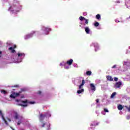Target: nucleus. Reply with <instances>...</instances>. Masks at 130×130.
Wrapping results in <instances>:
<instances>
[{"instance_id": "nucleus-1", "label": "nucleus", "mask_w": 130, "mask_h": 130, "mask_svg": "<svg viewBox=\"0 0 130 130\" xmlns=\"http://www.w3.org/2000/svg\"><path fill=\"white\" fill-rule=\"evenodd\" d=\"M19 4L17 2H14L13 6L9 8V11L11 12H14V11L17 10L19 8Z\"/></svg>"}, {"instance_id": "nucleus-2", "label": "nucleus", "mask_w": 130, "mask_h": 130, "mask_svg": "<svg viewBox=\"0 0 130 130\" xmlns=\"http://www.w3.org/2000/svg\"><path fill=\"white\" fill-rule=\"evenodd\" d=\"M21 91H19L18 93L16 92H13L12 94H11L10 95V98H12L13 99H15L16 98V97H19L20 95H21Z\"/></svg>"}, {"instance_id": "nucleus-3", "label": "nucleus", "mask_w": 130, "mask_h": 130, "mask_svg": "<svg viewBox=\"0 0 130 130\" xmlns=\"http://www.w3.org/2000/svg\"><path fill=\"white\" fill-rule=\"evenodd\" d=\"M14 118L15 119H22L23 118V117L22 116L20 115L18 112H14Z\"/></svg>"}, {"instance_id": "nucleus-4", "label": "nucleus", "mask_w": 130, "mask_h": 130, "mask_svg": "<svg viewBox=\"0 0 130 130\" xmlns=\"http://www.w3.org/2000/svg\"><path fill=\"white\" fill-rule=\"evenodd\" d=\"M121 85H122V82L121 81L116 82L114 85V88L117 89V88H120Z\"/></svg>"}, {"instance_id": "nucleus-5", "label": "nucleus", "mask_w": 130, "mask_h": 130, "mask_svg": "<svg viewBox=\"0 0 130 130\" xmlns=\"http://www.w3.org/2000/svg\"><path fill=\"white\" fill-rule=\"evenodd\" d=\"M0 115L2 116V118L3 121H4L5 123L6 124V125H9V123H8V121H7L6 118H5V117L4 116V114H3V112L1 110H0Z\"/></svg>"}, {"instance_id": "nucleus-6", "label": "nucleus", "mask_w": 130, "mask_h": 130, "mask_svg": "<svg viewBox=\"0 0 130 130\" xmlns=\"http://www.w3.org/2000/svg\"><path fill=\"white\" fill-rule=\"evenodd\" d=\"M35 33H36V31H32L30 34L26 35L24 37L25 39H29V38H31V37H32L33 35L35 34Z\"/></svg>"}, {"instance_id": "nucleus-7", "label": "nucleus", "mask_w": 130, "mask_h": 130, "mask_svg": "<svg viewBox=\"0 0 130 130\" xmlns=\"http://www.w3.org/2000/svg\"><path fill=\"white\" fill-rule=\"evenodd\" d=\"M45 117H46V115L45 114H41L40 115L39 119L40 121H43Z\"/></svg>"}, {"instance_id": "nucleus-8", "label": "nucleus", "mask_w": 130, "mask_h": 130, "mask_svg": "<svg viewBox=\"0 0 130 130\" xmlns=\"http://www.w3.org/2000/svg\"><path fill=\"white\" fill-rule=\"evenodd\" d=\"M79 20L80 21H83V20H85V24H88L89 23V20L88 19H86V18H85V17H83V16H80L79 17Z\"/></svg>"}, {"instance_id": "nucleus-9", "label": "nucleus", "mask_w": 130, "mask_h": 130, "mask_svg": "<svg viewBox=\"0 0 130 130\" xmlns=\"http://www.w3.org/2000/svg\"><path fill=\"white\" fill-rule=\"evenodd\" d=\"M92 44L95 48V51H97V49H99V45H98V43H93Z\"/></svg>"}, {"instance_id": "nucleus-10", "label": "nucleus", "mask_w": 130, "mask_h": 130, "mask_svg": "<svg viewBox=\"0 0 130 130\" xmlns=\"http://www.w3.org/2000/svg\"><path fill=\"white\" fill-rule=\"evenodd\" d=\"M22 103H28L29 104H35V102H28V100L21 101Z\"/></svg>"}, {"instance_id": "nucleus-11", "label": "nucleus", "mask_w": 130, "mask_h": 130, "mask_svg": "<svg viewBox=\"0 0 130 130\" xmlns=\"http://www.w3.org/2000/svg\"><path fill=\"white\" fill-rule=\"evenodd\" d=\"M90 86L91 91H96V87H95V85L93 83H90Z\"/></svg>"}, {"instance_id": "nucleus-12", "label": "nucleus", "mask_w": 130, "mask_h": 130, "mask_svg": "<svg viewBox=\"0 0 130 130\" xmlns=\"http://www.w3.org/2000/svg\"><path fill=\"white\" fill-rule=\"evenodd\" d=\"M73 62L74 60H73V59H71L67 61V64H68V66H72Z\"/></svg>"}, {"instance_id": "nucleus-13", "label": "nucleus", "mask_w": 130, "mask_h": 130, "mask_svg": "<svg viewBox=\"0 0 130 130\" xmlns=\"http://www.w3.org/2000/svg\"><path fill=\"white\" fill-rule=\"evenodd\" d=\"M107 79L108 80V81H110V82H112V81H113V78H112V77L109 75L107 76Z\"/></svg>"}, {"instance_id": "nucleus-14", "label": "nucleus", "mask_w": 130, "mask_h": 130, "mask_svg": "<svg viewBox=\"0 0 130 130\" xmlns=\"http://www.w3.org/2000/svg\"><path fill=\"white\" fill-rule=\"evenodd\" d=\"M85 31L86 34H90V28H89V27H86L85 28Z\"/></svg>"}, {"instance_id": "nucleus-15", "label": "nucleus", "mask_w": 130, "mask_h": 130, "mask_svg": "<svg viewBox=\"0 0 130 130\" xmlns=\"http://www.w3.org/2000/svg\"><path fill=\"white\" fill-rule=\"evenodd\" d=\"M44 30L45 31V32H50V31H51V29L49 27H44Z\"/></svg>"}, {"instance_id": "nucleus-16", "label": "nucleus", "mask_w": 130, "mask_h": 130, "mask_svg": "<svg viewBox=\"0 0 130 130\" xmlns=\"http://www.w3.org/2000/svg\"><path fill=\"white\" fill-rule=\"evenodd\" d=\"M8 49H9V50H11L12 53H15V52H16V51L15 50L14 48L10 47V48H9Z\"/></svg>"}, {"instance_id": "nucleus-17", "label": "nucleus", "mask_w": 130, "mask_h": 130, "mask_svg": "<svg viewBox=\"0 0 130 130\" xmlns=\"http://www.w3.org/2000/svg\"><path fill=\"white\" fill-rule=\"evenodd\" d=\"M85 85V80L83 79L82 80V82L80 85H79V89H81L82 87Z\"/></svg>"}, {"instance_id": "nucleus-18", "label": "nucleus", "mask_w": 130, "mask_h": 130, "mask_svg": "<svg viewBox=\"0 0 130 130\" xmlns=\"http://www.w3.org/2000/svg\"><path fill=\"white\" fill-rule=\"evenodd\" d=\"M118 110H122V109H123V107L121 105H119L118 106Z\"/></svg>"}, {"instance_id": "nucleus-19", "label": "nucleus", "mask_w": 130, "mask_h": 130, "mask_svg": "<svg viewBox=\"0 0 130 130\" xmlns=\"http://www.w3.org/2000/svg\"><path fill=\"white\" fill-rule=\"evenodd\" d=\"M17 54L19 57H21V56H25V54L23 53H18Z\"/></svg>"}, {"instance_id": "nucleus-20", "label": "nucleus", "mask_w": 130, "mask_h": 130, "mask_svg": "<svg viewBox=\"0 0 130 130\" xmlns=\"http://www.w3.org/2000/svg\"><path fill=\"white\" fill-rule=\"evenodd\" d=\"M96 19L98 20H101V15L100 14H98L95 16Z\"/></svg>"}, {"instance_id": "nucleus-21", "label": "nucleus", "mask_w": 130, "mask_h": 130, "mask_svg": "<svg viewBox=\"0 0 130 130\" xmlns=\"http://www.w3.org/2000/svg\"><path fill=\"white\" fill-rule=\"evenodd\" d=\"M84 92V89H81V90H77L78 94H81V93H83Z\"/></svg>"}, {"instance_id": "nucleus-22", "label": "nucleus", "mask_w": 130, "mask_h": 130, "mask_svg": "<svg viewBox=\"0 0 130 130\" xmlns=\"http://www.w3.org/2000/svg\"><path fill=\"white\" fill-rule=\"evenodd\" d=\"M115 95H116V92H113L111 95V98H114V96H115Z\"/></svg>"}, {"instance_id": "nucleus-23", "label": "nucleus", "mask_w": 130, "mask_h": 130, "mask_svg": "<svg viewBox=\"0 0 130 130\" xmlns=\"http://www.w3.org/2000/svg\"><path fill=\"white\" fill-rule=\"evenodd\" d=\"M86 75L87 76H91V75H92V72L91 71L86 72Z\"/></svg>"}, {"instance_id": "nucleus-24", "label": "nucleus", "mask_w": 130, "mask_h": 130, "mask_svg": "<svg viewBox=\"0 0 130 130\" xmlns=\"http://www.w3.org/2000/svg\"><path fill=\"white\" fill-rule=\"evenodd\" d=\"M98 26H99V22H95V23H94V26L95 27H98Z\"/></svg>"}, {"instance_id": "nucleus-25", "label": "nucleus", "mask_w": 130, "mask_h": 130, "mask_svg": "<svg viewBox=\"0 0 130 130\" xmlns=\"http://www.w3.org/2000/svg\"><path fill=\"white\" fill-rule=\"evenodd\" d=\"M20 106H22L23 107H27V106H28V105L27 104H25V105H23V104H19Z\"/></svg>"}, {"instance_id": "nucleus-26", "label": "nucleus", "mask_w": 130, "mask_h": 130, "mask_svg": "<svg viewBox=\"0 0 130 130\" xmlns=\"http://www.w3.org/2000/svg\"><path fill=\"white\" fill-rule=\"evenodd\" d=\"M26 91V89L25 88H21V91H20L19 92H21V93H22V92H25Z\"/></svg>"}, {"instance_id": "nucleus-27", "label": "nucleus", "mask_w": 130, "mask_h": 130, "mask_svg": "<svg viewBox=\"0 0 130 130\" xmlns=\"http://www.w3.org/2000/svg\"><path fill=\"white\" fill-rule=\"evenodd\" d=\"M1 92H2V93H3V94H7V91H6V90H2L1 91Z\"/></svg>"}, {"instance_id": "nucleus-28", "label": "nucleus", "mask_w": 130, "mask_h": 130, "mask_svg": "<svg viewBox=\"0 0 130 130\" xmlns=\"http://www.w3.org/2000/svg\"><path fill=\"white\" fill-rule=\"evenodd\" d=\"M12 88H19V85H16L14 86H11Z\"/></svg>"}, {"instance_id": "nucleus-29", "label": "nucleus", "mask_w": 130, "mask_h": 130, "mask_svg": "<svg viewBox=\"0 0 130 130\" xmlns=\"http://www.w3.org/2000/svg\"><path fill=\"white\" fill-rule=\"evenodd\" d=\"M114 80L115 82H117L118 81V78L114 77Z\"/></svg>"}, {"instance_id": "nucleus-30", "label": "nucleus", "mask_w": 130, "mask_h": 130, "mask_svg": "<svg viewBox=\"0 0 130 130\" xmlns=\"http://www.w3.org/2000/svg\"><path fill=\"white\" fill-rule=\"evenodd\" d=\"M21 123H22V120H20L17 123V125H20V124H21Z\"/></svg>"}, {"instance_id": "nucleus-31", "label": "nucleus", "mask_w": 130, "mask_h": 130, "mask_svg": "<svg viewBox=\"0 0 130 130\" xmlns=\"http://www.w3.org/2000/svg\"><path fill=\"white\" fill-rule=\"evenodd\" d=\"M104 110L105 112H109L108 110H107L106 108H104Z\"/></svg>"}, {"instance_id": "nucleus-32", "label": "nucleus", "mask_w": 130, "mask_h": 130, "mask_svg": "<svg viewBox=\"0 0 130 130\" xmlns=\"http://www.w3.org/2000/svg\"><path fill=\"white\" fill-rule=\"evenodd\" d=\"M64 69H66V70H69V69H70V67H69V66H64Z\"/></svg>"}, {"instance_id": "nucleus-33", "label": "nucleus", "mask_w": 130, "mask_h": 130, "mask_svg": "<svg viewBox=\"0 0 130 130\" xmlns=\"http://www.w3.org/2000/svg\"><path fill=\"white\" fill-rule=\"evenodd\" d=\"M126 119H127V120H129V119H130V116L129 115H127L126 116Z\"/></svg>"}, {"instance_id": "nucleus-34", "label": "nucleus", "mask_w": 130, "mask_h": 130, "mask_svg": "<svg viewBox=\"0 0 130 130\" xmlns=\"http://www.w3.org/2000/svg\"><path fill=\"white\" fill-rule=\"evenodd\" d=\"M41 93H42V92H41V91H39L38 92V94L39 95H41Z\"/></svg>"}, {"instance_id": "nucleus-35", "label": "nucleus", "mask_w": 130, "mask_h": 130, "mask_svg": "<svg viewBox=\"0 0 130 130\" xmlns=\"http://www.w3.org/2000/svg\"><path fill=\"white\" fill-rule=\"evenodd\" d=\"M115 68H116V65H114V66L112 67V69H115Z\"/></svg>"}, {"instance_id": "nucleus-36", "label": "nucleus", "mask_w": 130, "mask_h": 130, "mask_svg": "<svg viewBox=\"0 0 130 130\" xmlns=\"http://www.w3.org/2000/svg\"><path fill=\"white\" fill-rule=\"evenodd\" d=\"M12 48H14V49H15V48H17V46L16 45H14V47H12Z\"/></svg>"}, {"instance_id": "nucleus-37", "label": "nucleus", "mask_w": 130, "mask_h": 130, "mask_svg": "<svg viewBox=\"0 0 130 130\" xmlns=\"http://www.w3.org/2000/svg\"><path fill=\"white\" fill-rule=\"evenodd\" d=\"M21 101L20 100H16V102H20Z\"/></svg>"}, {"instance_id": "nucleus-38", "label": "nucleus", "mask_w": 130, "mask_h": 130, "mask_svg": "<svg viewBox=\"0 0 130 130\" xmlns=\"http://www.w3.org/2000/svg\"><path fill=\"white\" fill-rule=\"evenodd\" d=\"M44 126H45V123H44L42 124V127H44Z\"/></svg>"}, {"instance_id": "nucleus-39", "label": "nucleus", "mask_w": 130, "mask_h": 130, "mask_svg": "<svg viewBox=\"0 0 130 130\" xmlns=\"http://www.w3.org/2000/svg\"><path fill=\"white\" fill-rule=\"evenodd\" d=\"M96 103H99V99L96 100Z\"/></svg>"}, {"instance_id": "nucleus-40", "label": "nucleus", "mask_w": 130, "mask_h": 130, "mask_svg": "<svg viewBox=\"0 0 130 130\" xmlns=\"http://www.w3.org/2000/svg\"><path fill=\"white\" fill-rule=\"evenodd\" d=\"M7 120H8L9 121H11V119H10V118H7Z\"/></svg>"}, {"instance_id": "nucleus-41", "label": "nucleus", "mask_w": 130, "mask_h": 130, "mask_svg": "<svg viewBox=\"0 0 130 130\" xmlns=\"http://www.w3.org/2000/svg\"><path fill=\"white\" fill-rule=\"evenodd\" d=\"M2 51H0V57H2Z\"/></svg>"}, {"instance_id": "nucleus-42", "label": "nucleus", "mask_w": 130, "mask_h": 130, "mask_svg": "<svg viewBox=\"0 0 130 130\" xmlns=\"http://www.w3.org/2000/svg\"><path fill=\"white\" fill-rule=\"evenodd\" d=\"M115 22H116V23H119V21H117V20H115Z\"/></svg>"}, {"instance_id": "nucleus-43", "label": "nucleus", "mask_w": 130, "mask_h": 130, "mask_svg": "<svg viewBox=\"0 0 130 130\" xmlns=\"http://www.w3.org/2000/svg\"><path fill=\"white\" fill-rule=\"evenodd\" d=\"M116 3H117L118 4H119V3H120V2L117 1Z\"/></svg>"}, {"instance_id": "nucleus-44", "label": "nucleus", "mask_w": 130, "mask_h": 130, "mask_svg": "<svg viewBox=\"0 0 130 130\" xmlns=\"http://www.w3.org/2000/svg\"><path fill=\"white\" fill-rule=\"evenodd\" d=\"M60 66H62V64H61V63H60Z\"/></svg>"}, {"instance_id": "nucleus-45", "label": "nucleus", "mask_w": 130, "mask_h": 130, "mask_svg": "<svg viewBox=\"0 0 130 130\" xmlns=\"http://www.w3.org/2000/svg\"><path fill=\"white\" fill-rule=\"evenodd\" d=\"M11 127V128H12L13 129V127Z\"/></svg>"}]
</instances>
